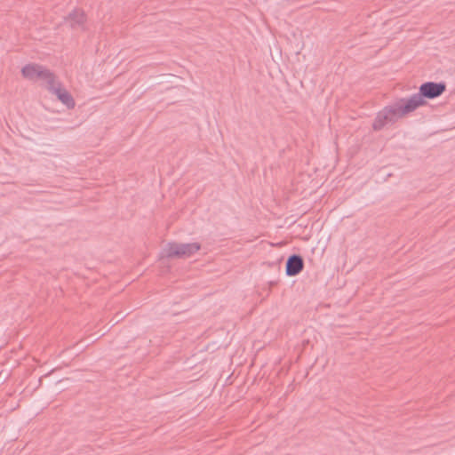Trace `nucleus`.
I'll use <instances>...</instances> for the list:
<instances>
[{"label": "nucleus", "instance_id": "423d86ee", "mask_svg": "<svg viewBox=\"0 0 455 455\" xmlns=\"http://www.w3.org/2000/svg\"><path fill=\"white\" fill-rule=\"evenodd\" d=\"M303 259L300 256H291L286 262V275L289 276L297 275L303 269Z\"/></svg>", "mask_w": 455, "mask_h": 455}, {"label": "nucleus", "instance_id": "f257e3e1", "mask_svg": "<svg viewBox=\"0 0 455 455\" xmlns=\"http://www.w3.org/2000/svg\"><path fill=\"white\" fill-rule=\"evenodd\" d=\"M420 97L401 98L379 111L372 124L375 131L381 130L387 124H393L420 108Z\"/></svg>", "mask_w": 455, "mask_h": 455}, {"label": "nucleus", "instance_id": "f03ea898", "mask_svg": "<svg viewBox=\"0 0 455 455\" xmlns=\"http://www.w3.org/2000/svg\"><path fill=\"white\" fill-rule=\"evenodd\" d=\"M200 249L201 245L198 243H169L163 251V256L167 258L187 259L193 256Z\"/></svg>", "mask_w": 455, "mask_h": 455}, {"label": "nucleus", "instance_id": "39448f33", "mask_svg": "<svg viewBox=\"0 0 455 455\" xmlns=\"http://www.w3.org/2000/svg\"><path fill=\"white\" fill-rule=\"evenodd\" d=\"M47 89L56 95L58 100L68 109L75 108L76 103L74 98L55 78Z\"/></svg>", "mask_w": 455, "mask_h": 455}, {"label": "nucleus", "instance_id": "20e7f679", "mask_svg": "<svg viewBox=\"0 0 455 455\" xmlns=\"http://www.w3.org/2000/svg\"><path fill=\"white\" fill-rule=\"evenodd\" d=\"M446 85L443 83L427 82L419 86V92L411 96L420 97V107L426 104L424 98L435 99L444 92Z\"/></svg>", "mask_w": 455, "mask_h": 455}, {"label": "nucleus", "instance_id": "0eeeda50", "mask_svg": "<svg viewBox=\"0 0 455 455\" xmlns=\"http://www.w3.org/2000/svg\"><path fill=\"white\" fill-rule=\"evenodd\" d=\"M86 21V16L81 10H75L68 17V22L74 28H83Z\"/></svg>", "mask_w": 455, "mask_h": 455}, {"label": "nucleus", "instance_id": "7ed1b4c3", "mask_svg": "<svg viewBox=\"0 0 455 455\" xmlns=\"http://www.w3.org/2000/svg\"><path fill=\"white\" fill-rule=\"evenodd\" d=\"M22 76L29 81H41L46 88L53 82L55 76L47 68L37 64H28L21 68Z\"/></svg>", "mask_w": 455, "mask_h": 455}]
</instances>
